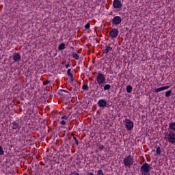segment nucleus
Masks as SVG:
<instances>
[{"mask_svg":"<svg viewBox=\"0 0 175 175\" xmlns=\"http://www.w3.org/2000/svg\"><path fill=\"white\" fill-rule=\"evenodd\" d=\"M152 169V167L147 163H144L140 167V172L142 175H150V172Z\"/></svg>","mask_w":175,"mask_h":175,"instance_id":"obj_1","label":"nucleus"},{"mask_svg":"<svg viewBox=\"0 0 175 175\" xmlns=\"http://www.w3.org/2000/svg\"><path fill=\"white\" fill-rule=\"evenodd\" d=\"M123 163L126 167L129 169L131 168V166L135 163V161H133V157L131 155L127 156L123 160Z\"/></svg>","mask_w":175,"mask_h":175,"instance_id":"obj_2","label":"nucleus"},{"mask_svg":"<svg viewBox=\"0 0 175 175\" xmlns=\"http://www.w3.org/2000/svg\"><path fill=\"white\" fill-rule=\"evenodd\" d=\"M96 80L99 85L101 87H103V83H106V78L105 77V75L102 73H98L97 75Z\"/></svg>","mask_w":175,"mask_h":175,"instance_id":"obj_3","label":"nucleus"},{"mask_svg":"<svg viewBox=\"0 0 175 175\" xmlns=\"http://www.w3.org/2000/svg\"><path fill=\"white\" fill-rule=\"evenodd\" d=\"M164 139H167L170 143H172V144H175V133L174 132L170 131L167 135V137H165Z\"/></svg>","mask_w":175,"mask_h":175,"instance_id":"obj_4","label":"nucleus"},{"mask_svg":"<svg viewBox=\"0 0 175 175\" xmlns=\"http://www.w3.org/2000/svg\"><path fill=\"white\" fill-rule=\"evenodd\" d=\"M124 123L127 131H132L133 129V122L131 121V120L125 119Z\"/></svg>","mask_w":175,"mask_h":175,"instance_id":"obj_5","label":"nucleus"},{"mask_svg":"<svg viewBox=\"0 0 175 175\" xmlns=\"http://www.w3.org/2000/svg\"><path fill=\"white\" fill-rule=\"evenodd\" d=\"M97 105L98 107H100V109H105V107H107V105L109 104L107 103V101H106L105 99H100L97 103Z\"/></svg>","mask_w":175,"mask_h":175,"instance_id":"obj_6","label":"nucleus"},{"mask_svg":"<svg viewBox=\"0 0 175 175\" xmlns=\"http://www.w3.org/2000/svg\"><path fill=\"white\" fill-rule=\"evenodd\" d=\"M118 29H113L110 32H109V36L110 38H111L112 39H116V38H117L118 36Z\"/></svg>","mask_w":175,"mask_h":175,"instance_id":"obj_7","label":"nucleus"},{"mask_svg":"<svg viewBox=\"0 0 175 175\" xmlns=\"http://www.w3.org/2000/svg\"><path fill=\"white\" fill-rule=\"evenodd\" d=\"M121 21H122V19L120 16H116L113 18L111 24L113 25H118L119 24H121Z\"/></svg>","mask_w":175,"mask_h":175,"instance_id":"obj_8","label":"nucleus"},{"mask_svg":"<svg viewBox=\"0 0 175 175\" xmlns=\"http://www.w3.org/2000/svg\"><path fill=\"white\" fill-rule=\"evenodd\" d=\"M113 6L114 9H121V8H122V3L120 0H114L113 2Z\"/></svg>","mask_w":175,"mask_h":175,"instance_id":"obj_9","label":"nucleus"},{"mask_svg":"<svg viewBox=\"0 0 175 175\" xmlns=\"http://www.w3.org/2000/svg\"><path fill=\"white\" fill-rule=\"evenodd\" d=\"M12 57L15 62H20V59H21V56L20 55V53H14Z\"/></svg>","mask_w":175,"mask_h":175,"instance_id":"obj_10","label":"nucleus"},{"mask_svg":"<svg viewBox=\"0 0 175 175\" xmlns=\"http://www.w3.org/2000/svg\"><path fill=\"white\" fill-rule=\"evenodd\" d=\"M20 124H18V122L15 121L12 123V129L16 130V129H20Z\"/></svg>","mask_w":175,"mask_h":175,"instance_id":"obj_11","label":"nucleus"},{"mask_svg":"<svg viewBox=\"0 0 175 175\" xmlns=\"http://www.w3.org/2000/svg\"><path fill=\"white\" fill-rule=\"evenodd\" d=\"M170 86H163L154 90V92H161V91H165V90H169Z\"/></svg>","mask_w":175,"mask_h":175,"instance_id":"obj_12","label":"nucleus"},{"mask_svg":"<svg viewBox=\"0 0 175 175\" xmlns=\"http://www.w3.org/2000/svg\"><path fill=\"white\" fill-rule=\"evenodd\" d=\"M105 48L106 49L103 51L104 54H107L109 51H111V50H113V48L110 47V44H109L108 46H106Z\"/></svg>","mask_w":175,"mask_h":175,"instance_id":"obj_13","label":"nucleus"},{"mask_svg":"<svg viewBox=\"0 0 175 175\" xmlns=\"http://www.w3.org/2000/svg\"><path fill=\"white\" fill-rule=\"evenodd\" d=\"M169 128L171 131H174L175 132V122H170Z\"/></svg>","mask_w":175,"mask_h":175,"instance_id":"obj_14","label":"nucleus"},{"mask_svg":"<svg viewBox=\"0 0 175 175\" xmlns=\"http://www.w3.org/2000/svg\"><path fill=\"white\" fill-rule=\"evenodd\" d=\"M132 90H133V88H132V86L131 85H128L126 86V91L129 94H131V92H132Z\"/></svg>","mask_w":175,"mask_h":175,"instance_id":"obj_15","label":"nucleus"},{"mask_svg":"<svg viewBox=\"0 0 175 175\" xmlns=\"http://www.w3.org/2000/svg\"><path fill=\"white\" fill-rule=\"evenodd\" d=\"M58 50L59 51H62V50H65V43H62L59 45L58 46Z\"/></svg>","mask_w":175,"mask_h":175,"instance_id":"obj_16","label":"nucleus"},{"mask_svg":"<svg viewBox=\"0 0 175 175\" xmlns=\"http://www.w3.org/2000/svg\"><path fill=\"white\" fill-rule=\"evenodd\" d=\"M72 57H74L75 59H77V61H79V59H80V57L76 53H73L72 55Z\"/></svg>","mask_w":175,"mask_h":175,"instance_id":"obj_17","label":"nucleus"},{"mask_svg":"<svg viewBox=\"0 0 175 175\" xmlns=\"http://www.w3.org/2000/svg\"><path fill=\"white\" fill-rule=\"evenodd\" d=\"M161 152H162V150H161V147L160 146L157 147L156 149V154L157 155H161Z\"/></svg>","mask_w":175,"mask_h":175,"instance_id":"obj_18","label":"nucleus"},{"mask_svg":"<svg viewBox=\"0 0 175 175\" xmlns=\"http://www.w3.org/2000/svg\"><path fill=\"white\" fill-rule=\"evenodd\" d=\"M110 88H111V85H110L109 84H107V85H104L105 91H109V90H110Z\"/></svg>","mask_w":175,"mask_h":175,"instance_id":"obj_19","label":"nucleus"},{"mask_svg":"<svg viewBox=\"0 0 175 175\" xmlns=\"http://www.w3.org/2000/svg\"><path fill=\"white\" fill-rule=\"evenodd\" d=\"M172 96V90H168L165 92V96L166 98H169Z\"/></svg>","mask_w":175,"mask_h":175,"instance_id":"obj_20","label":"nucleus"},{"mask_svg":"<svg viewBox=\"0 0 175 175\" xmlns=\"http://www.w3.org/2000/svg\"><path fill=\"white\" fill-rule=\"evenodd\" d=\"M97 175H105V174L102 170H99L97 171Z\"/></svg>","mask_w":175,"mask_h":175,"instance_id":"obj_21","label":"nucleus"},{"mask_svg":"<svg viewBox=\"0 0 175 175\" xmlns=\"http://www.w3.org/2000/svg\"><path fill=\"white\" fill-rule=\"evenodd\" d=\"M5 154V152L3 151V148L0 146V155H3Z\"/></svg>","mask_w":175,"mask_h":175,"instance_id":"obj_22","label":"nucleus"},{"mask_svg":"<svg viewBox=\"0 0 175 175\" xmlns=\"http://www.w3.org/2000/svg\"><path fill=\"white\" fill-rule=\"evenodd\" d=\"M70 70H71L70 69H68L67 70V74L68 76H70V77H72L73 76V74L70 73Z\"/></svg>","mask_w":175,"mask_h":175,"instance_id":"obj_23","label":"nucleus"},{"mask_svg":"<svg viewBox=\"0 0 175 175\" xmlns=\"http://www.w3.org/2000/svg\"><path fill=\"white\" fill-rule=\"evenodd\" d=\"M103 148H105V146H103V145H100L98 146V150L99 151H103Z\"/></svg>","mask_w":175,"mask_h":175,"instance_id":"obj_24","label":"nucleus"},{"mask_svg":"<svg viewBox=\"0 0 175 175\" xmlns=\"http://www.w3.org/2000/svg\"><path fill=\"white\" fill-rule=\"evenodd\" d=\"M73 139L75 140V144H77V146H79V140H77V138H76V137H73Z\"/></svg>","mask_w":175,"mask_h":175,"instance_id":"obj_25","label":"nucleus"},{"mask_svg":"<svg viewBox=\"0 0 175 175\" xmlns=\"http://www.w3.org/2000/svg\"><path fill=\"white\" fill-rule=\"evenodd\" d=\"M82 89L87 91V90H88V85H83Z\"/></svg>","mask_w":175,"mask_h":175,"instance_id":"obj_26","label":"nucleus"},{"mask_svg":"<svg viewBox=\"0 0 175 175\" xmlns=\"http://www.w3.org/2000/svg\"><path fill=\"white\" fill-rule=\"evenodd\" d=\"M77 174H79L77 173L75 171H74V172H71L70 175H77Z\"/></svg>","mask_w":175,"mask_h":175,"instance_id":"obj_27","label":"nucleus"},{"mask_svg":"<svg viewBox=\"0 0 175 175\" xmlns=\"http://www.w3.org/2000/svg\"><path fill=\"white\" fill-rule=\"evenodd\" d=\"M90 25V23H88L85 25V28H86V29H89Z\"/></svg>","mask_w":175,"mask_h":175,"instance_id":"obj_28","label":"nucleus"},{"mask_svg":"<svg viewBox=\"0 0 175 175\" xmlns=\"http://www.w3.org/2000/svg\"><path fill=\"white\" fill-rule=\"evenodd\" d=\"M68 117L66 116H63L62 117V120H68Z\"/></svg>","mask_w":175,"mask_h":175,"instance_id":"obj_29","label":"nucleus"},{"mask_svg":"<svg viewBox=\"0 0 175 175\" xmlns=\"http://www.w3.org/2000/svg\"><path fill=\"white\" fill-rule=\"evenodd\" d=\"M61 124H62V125H66V122H65V120H62L61 122Z\"/></svg>","mask_w":175,"mask_h":175,"instance_id":"obj_30","label":"nucleus"},{"mask_svg":"<svg viewBox=\"0 0 175 175\" xmlns=\"http://www.w3.org/2000/svg\"><path fill=\"white\" fill-rule=\"evenodd\" d=\"M65 66H66V69H68L69 68V66H70V65L69 64H66Z\"/></svg>","mask_w":175,"mask_h":175,"instance_id":"obj_31","label":"nucleus"},{"mask_svg":"<svg viewBox=\"0 0 175 175\" xmlns=\"http://www.w3.org/2000/svg\"><path fill=\"white\" fill-rule=\"evenodd\" d=\"M70 77V81H71V83H73V75H72V77Z\"/></svg>","mask_w":175,"mask_h":175,"instance_id":"obj_32","label":"nucleus"},{"mask_svg":"<svg viewBox=\"0 0 175 175\" xmlns=\"http://www.w3.org/2000/svg\"><path fill=\"white\" fill-rule=\"evenodd\" d=\"M49 83H50V81H46L45 82V84H49Z\"/></svg>","mask_w":175,"mask_h":175,"instance_id":"obj_33","label":"nucleus"},{"mask_svg":"<svg viewBox=\"0 0 175 175\" xmlns=\"http://www.w3.org/2000/svg\"><path fill=\"white\" fill-rule=\"evenodd\" d=\"M62 91H63V92H68V91L66 90H62Z\"/></svg>","mask_w":175,"mask_h":175,"instance_id":"obj_34","label":"nucleus"},{"mask_svg":"<svg viewBox=\"0 0 175 175\" xmlns=\"http://www.w3.org/2000/svg\"><path fill=\"white\" fill-rule=\"evenodd\" d=\"M72 136H74V137H75V134L72 133Z\"/></svg>","mask_w":175,"mask_h":175,"instance_id":"obj_35","label":"nucleus"}]
</instances>
